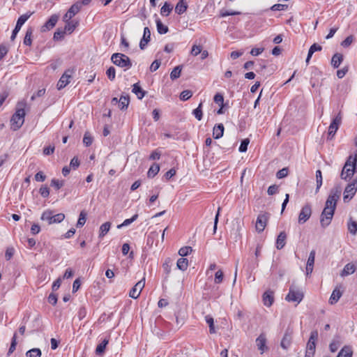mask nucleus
Instances as JSON below:
<instances>
[{
  "label": "nucleus",
  "instance_id": "f257e3e1",
  "mask_svg": "<svg viewBox=\"0 0 357 357\" xmlns=\"http://www.w3.org/2000/svg\"><path fill=\"white\" fill-rule=\"evenodd\" d=\"M340 194L341 192L337 188H333L331 190L330 195L326 199L325 207L321 214L320 223L322 227L325 228L330 225Z\"/></svg>",
  "mask_w": 357,
  "mask_h": 357
},
{
  "label": "nucleus",
  "instance_id": "f03ea898",
  "mask_svg": "<svg viewBox=\"0 0 357 357\" xmlns=\"http://www.w3.org/2000/svg\"><path fill=\"white\" fill-rule=\"evenodd\" d=\"M26 102L24 100L17 103L15 112L13 114L10 119L11 128L13 130H17L23 125L26 115Z\"/></svg>",
  "mask_w": 357,
  "mask_h": 357
},
{
  "label": "nucleus",
  "instance_id": "7ed1b4c3",
  "mask_svg": "<svg viewBox=\"0 0 357 357\" xmlns=\"http://www.w3.org/2000/svg\"><path fill=\"white\" fill-rule=\"evenodd\" d=\"M357 172V150L348 157L341 172V178L347 180Z\"/></svg>",
  "mask_w": 357,
  "mask_h": 357
},
{
  "label": "nucleus",
  "instance_id": "20e7f679",
  "mask_svg": "<svg viewBox=\"0 0 357 357\" xmlns=\"http://www.w3.org/2000/svg\"><path fill=\"white\" fill-rule=\"evenodd\" d=\"M112 62L124 69V70H127L132 67V62L130 58L124 54L121 53H114L111 56Z\"/></svg>",
  "mask_w": 357,
  "mask_h": 357
},
{
  "label": "nucleus",
  "instance_id": "39448f33",
  "mask_svg": "<svg viewBox=\"0 0 357 357\" xmlns=\"http://www.w3.org/2000/svg\"><path fill=\"white\" fill-rule=\"evenodd\" d=\"M65 218V215L62 213L54 214L53 211L50 210H47L44 211L41 215V220L44 221H47L48 225H52L53 223H60Z\"/></svg>",
  "mask_w": 357,
  "mask_h": 357
},
{
  "label": "nucleus",
  "instance_id": "423d86ee",
  "mask_svg": "<svg viewBox=\"0 0 357 357\" xmlns=\"http://www.w3.org/2000/svg\"><path fill=\"white\" fill-rule=\"evenodd\" d=\"M303 298V293L294 286H291L285 299L289 302H296L299 303Z\"/></svg>",
  "mask_w": 357,
  "mask_h": 357
},
{
  "label": "nucleus",
  "instance_id": "0eeeda50",
  "mask_svg": "<svg viewBox=\"0 0 357 357\" xmlns=\"http://www.w3.org/2000/svg\"><path fill=\"white\" fill-rule=\"evenodd\" d=\"M318 337L317 331H312L310 334V339L307 344V349L305 357H312L314 356L316 347V340Z\"/></svg>",
  "mask_w": 357,
  "mask_h": 357
},
{
  "label": "nucleus",
  "instance_id": "6e6552de",
  "mask_svg": "<svg viewBox=\"0 0 357 357\" xmlns=\"http://www.w3.org/2000/svg\"><path fill=\"white\" fill-rule=\"evenodd\" d=\"M33 12H28L24 15H22L18 18L15 27L13 31L12 35L10 36V40H14L17 36V33L20 31L22 25L26 22V20L33 15Z\"/></svg>",
  "mask_w": 357,
  "mask_h": 357
},
{
  "label": "nucleus",
  "instance_id": "1a4fd4ad",
  "mask_svg": "<svg viewBox=\"0 0 357 357\" xmlns=\"http://www.w3.org/2000/svg\"><path fill=\"white\" fill-rule=\"evenodd\" d=\"M357 191V178H356L351 183H349L344 191V202L350 200L356 194Z\"/></svg>",
  "mask_w": 357,
  "mask_h": 357
},
{
  "label": "nucleus",
  "instance_id": "9d476101",
  "mask_svg": "<svg viewBox=\"0 0 357 357\" xmlns=\"http://www.w3.org/2000/svg\"><path fill=\"white\" fill-rule=\"evenodd\" d=\"M342 115L340 112H339L335 117L332 120L329 127L328 135V138L332 139L335 135L337 130H338L341 123H342Z\"/></svg>",
  "mask_w": 357,
  "mask_h": 357
},
{
  "label": "nucleus",
  "instance_id": "9b49d317",
  "mask_svg": "<svg viewBox=\"0 0 357 357\" xmlns=\"http://www.w3.org/2000/svg\"><path fill=\"white\" fill-rule=\"evenodd\" d=\"M312 215V206L310 204H305L301 208L299 215L298 222L302 225L305 223L310 218Z\"/></svg>",
  "mask_w": 357,
  "mask_h": 357
},
{
  "label": "nucleus",
  "instance_id": "f8f14e48",
  "mask_svg": "<svg viewBox=\"0 0 357 357\" xmlns=\"http://www.w3.org/2000/svg\"><path fill=\"white\" fill-rule=\"evenodd\" d=\"M292 335L293 329L289 326L287 327L280 342V346L283 349L287 350L290 347L292 341Z\"/></svg>",
  "mask_w": 357,
  "mask_h": 357
},
{
  "label": "nucleus",
  "instance_id": "ddd939ff",
  "mask_svg": "<svg viewBox=\"0 0 357 357\" xmlns=\"http://www.w3.org/2000/svg\"><path fill=\"white\" fill-rule=\"evenodd\" d=\"M73 73L74 70L73 69H68L65 71L57 83V89L59 90L66 86V85L70 82V79L71 78Z\"/></svg>",
  "mask_w": 357,
  "mask_h": 357
},
{
  "label": "nucleus",
  "instance_id": "4468645a",
  "mask_svg": "<svg viewBox=\"0 0 357 357\" xmlns=\"http://www.w3.org/2000/svg\"><path fill=\"white\" fill-rule=\"evenodd\" d=\"M145 285V279L139 281L130 291L129 296L132 298H137Z\"/></svg>",
  "mask_w": 357,
  "mask_h": 357
},
{
  "label": "nucleus",
  "instance_id": "2eb2a0df",
  "mask_svg": "<svg viewBox=\"0 0 357 357\" xmlns=\"http://www.w3.org/2000/svg\"><path fill=\"white\" fill-rule=\"evenodd\" d=\"M81 9V3L76 2L70 6L68 12L63 16L64 21H68L73 18Z\"/></svg>",
  "mask_w": 357,
  "mask_h": 357
},
{
  "label": "nucleus",
  "instance_id": "dca6fc26",
  "mask_svg": "<svg viewBox=\"0 0 357 357\" xmlns=\"http://www.w3.org/2000/svg\"><path fill=\"white\" fill-rule=\"evenodd\" d=\"M266 336L264 333H261L259 337L256 339V344L257 349L260 351V353L262 354L266 350H268V347L266 346Z\"/></svg>",
  "mask_w": 357,
  "mask_h": 357
},
{
  "label": "nucleus",
  "instance_id": "f3484780",
  "mask_svg": "<svg viewBox=\"0 0 357 357\" xmlns=\"http://www.w3.org/2000/svg\"><path fill=\"white\" fill-rule=\"evenodd\" d=\"M59 20V15H52L49 20L45 23V24L41 27V31L45 32L52 29L56 24Z\"/></svg>",
  "mask_w": 357,
  "mask_h": 357
},
{
  "label": "nucleus",
  "instance_id": "a211bd4d",
  "mask_svg": "<svg viewBox=\"0 0 357 357\" xmlns=\"http://www.w3.org/2000/svg\"><path fill=\"white\" fill-rule=\"evenodd\" d=\"M150 40H151V31L149 27H145L144 29L143 37L141 39L140 43H139L140 49L141 50L145 49L147 44L150 41Z\"/></svg>",
  "mask_w": 357,
  "mask_h": 357
},
{
  "label": "nucleus",
  "instance_id": "6ab92c4d",
  "mask_svg": "<svg viewBox=\"0 0 357 357\" xmlns=\"http://www.w3.org/2000/svg\"><path fill=\"white\" fill-rule=\"evenodd\" d=\"M267 217L265 214L259 215L257 217V222H256V229L259 232H261L264 231L266 225Z\"/></svg>",
  "mask_w": 357,
  "mask_h": 357
},
{
  "label": "nucleus",
  "instance_id": "aec40b11",
  "mask_svg": "<svg viewBox=\"0 0 357 357\" xmlns=\"http://www.w3.org/2000/svg\"><path fill=\"white\" fill-rule=\"evenodd\" d=\"M273 301V292L270 290L265 291L264 294H263L264 304L267 307H270L272 305Z\"/></svg>",
  "mask_w": 357,
  "mask_h": 357
},
{
  "label": "nucleus",
  "instance_id": "412c9836",
  "mask_svg": "<svg viewBox=\"0 0 357 357\" xmlns=\"http://www.w3.org/2000/svg\"><path fill=\"white\" fill-rule=\"evenodd\" d=\"M342 295V291L340 290V287H335L331 295V297L329 298V303L331 304L336 303L339 301Z\"/></svg>",
  "mask_w": 357,
  "mask_h": 357
},
{
  "label": "nucleus",
  "instance_id": "4be33fe9",
  "mask_svg": "<svg viewBox=\"0 0 357 357\" xmlns=\"http://www.w3.org/2000/svg\"><path fill=\"white\" fill-rule=\"evenodd\" d=\"M287 234L284 231H281L276 239V248L278 250L282 249L286 244Z\"/></svg>",
  "mask_w": 357,
  "mask_h": 357
},
{
  "label": "nucleus",
  "instance_id": "5701e85b",
  "mask_svg": "<svg viewBox=\"0 0 357 357\" xmlns=\"http://www.w3.org/2000/svg\"><path fill=\"white\" fill-rule=\"evenodd\" d=\"M224 126L222 123L217 124L214 126L213 130V135L215 139H220L224 134Z\"/></svg>",
  "mask_w": 357,
  "mask_h": 357
},
{
  "label": "nucleus",
  "instance_id": "b1692460",
  "mask_svg": "<svg viewBox=\"0 0 357 357\" xmlns=\"http://www.w3.org/2000/svg\"><path fill=\"white\" fill-rule=\"evenodd\" d=\"M356 271V266H354V264H351V263H348L347 264L343 270L342 271L341 273H340V275L342 277H345V276H347V275H349L352 273H354Z\"/></svg>",
  "mask_w": 357,
  "mask_h": 357
},
{
  "label": "nucleus",
  "instance_id": "393cba45",
  "mask_svg": "<svg viewBox=\"0 0 357 357\" xmlns=\"http://www.w3.org/2000/svg\"><path fill=\"white\" fill-rule=\"evenodd\" d=\"M132 93H134L137 97L139 98V99H142L145 94H146V91H144L142 87L140 86V85L139 84V83H135L132 85Z\"/></svg>",
  "mask_w": 357,
  "mask_h": 357
},
{
  "label": "nucleus",
  "instance_id": "a878e982",
  "mask_svg": "<svg viewBox=\"0 0 357 357\" xmlns=\"http://www.w3.org/2000/svg\"><path fill=\"white\" fill-rule=\"evenodd\" d=\"M33 33V29L29 27L26 31L25 36L24 38L23 43L26 46H31L32 44V36Z\"/></svg>",
  "mask_w": 357,
  "mask_h": 357
},
{
  "label": "nucleus",
  "instance_id": "bb28decb",
  "mask_svg": "<svg viewBox=\"0 0 357 357\" xmlns=\"http://www.w3.org/2000/svg\"><path fill=\"white\" fill-rule=\"evenodd\" d=\"M343 61V55L340 53L335 54L331 59V65L334 68H337Z\"/></svg>",
  "mask_w": 357,
  "mask_h": 357
},
{
  "label": "nucleus",
  "instance_id": "cd10ccee",
  "mask_svg": "<svg viewBox=\"0 0 357 357\" xmlns=\"http://www.w3.org/2000/svg\"><path fill=\"white\" fill-rule=\"evenodd\" d=\"M111 222H106L101 225V226L100 227L98 237L100 238H103L109 232Z\"/></svg>",
  "mask_w": 357,
  "mask_h": 357
},
{
  "label": "nucleus",
  "instance_id": "c85d7f7f",
  "mask_svg": "<svg viewBox=\"0 0 357 357\" xmlns=\"http://www.w3.org/2000/svg\"><path fill=\"white\" fill-rule=\"evenodd\" d=\"M353 350L350 346H344L339 352L337 357H352Z\"/></svg>",
  "mask_w": 357,
  "mask_h": 357
},
{
  "label": "nucleus",
  "instance_id": "c756f323",
  "mask_svg": "<svg viewBox=\"0 0 357 357\" xmlns=\"http://www.w3.org/2000/svg\"><path fill=\"white\" fill-rule=\"evenodd\" d=\"M342 344V341L339 337H335L329 345L330 351L331 352H335L340 346Z\"/></svg>",
  "mask_w": 357,
  "mask_h": 357
},
{
  "label": "nucleus",
  "instance_id": "7c9ffc66",
  "mask_svg": "<svg viewBox=\"0 0 357 357\" xmlns=\"http://www.w3.org/2000/svg\"><path fill=\"white\" fill-rule=\"evenodd\" d=\"M129 102H130V98L128 95L127 96H121L119 100V108L122 110L127 109V107L129 105Z\"/></svg>",
  "mask_w": 357,
  "mask_h": 357
},
{
  "label": "nucleus",
  "instance_id": "2f4dec72",
  "mask_svg": "<svg viewBox=\"0 0 357 357\" xmlns=\"http://www.w3.org/2000/svg\"><path fill=\"white\" fill-rule=\"evenodd\" d=\"M109 342V340L105 339L101 343H100L96 349V354L100 356L105 352L107 344Z\"/></svg>",
  "mask_w": 357,
  "mask_h": 357
},
{
  "label": "nucleus",
  "instance_id": "473e14b6",
  "mask_svg": "<svg viewBox=\"0 0 357 357\" xmlns=\"http://www.w3.org/2000/svg\"><path fill=\"white\" fill-rule=\"evenodd\" d=\"M160 171V166L158 164L154 163L149 168L147 176L149 178H153Z\"/></svg>",
  "mask_w": 357,
  "mask_h": 357
},
{
  "label": "nucleus",
  "instance_id": "72a5a7b5",
  "mask_svg": "<svg viewBox=\"0 0 357 357\" xmlns=\"http://www.w3.org/2000/svg\"><path fill=\"white\" fill-rule=\"evenodd\" d=\"M172 9L173 7L171 6V4L167 2H165L164 5L161 7L160 14L163 16L167 17L170 14Z\"/></svg>",
  "mask_w": 357,
  "mask_h": 357
},
{
  "label": "nucleus",
  "instance_id": "f704fd0d",
  "mask_svg": "<svg viewBox=\"0 0 357 357\" xmlns=\"http://www.w3.org/2000/svg\"><path fill=\"white\" fill-rule=\"evenodd\" d=\"M176 266L181 271H185L188 266V261L187 259L181 257L178 259Z\"/></svg>",
  "mask_w": 357,
  "mask_h": 357
},
{
  "label": "nucleus",
  "instance_id": "c9c22d12",
  "mask_svg": "<svg viewBox=\"0 0 357 357\" xmlns=\"http://www.w3.org/2000/svg\"><path fill=\"white\" fill-rule=\"evenodd\" d=\"M155 22L157 31L160 34H165L168 32L169 28L166 25L163 24L160 20H157Z\"/></svg>",
  "mask_w": 357,
  "mask_h": 357
},
{
  "label": "nucleus",
  "instance_id": "e433bc0d",
  "mask_svg": "<svg viewBox=\"0 0 357 357\" xmlns=\"http://www.w3.org/2000/svg\"><path fill=\"white\" fill-rule=\"evenodd\" d=\"M65 22H66V24L65 25L63 29L64 31H66V33H68L69 34H70L75 29L77 22H73V21L70 20Z\"/></svg>",
  "mask_w": 357,
  "mask_h": 357
},
{
  "label": "nucleus",
  "instance_id": "4c0bfd02",
  "mask_svg": "<svg viewBox=\"0 0 357 357\" xmlns=\"http://www.w3.org/2000/svg\"><path fill=\"white\" fill-rule=\"evenodd\" d=\"M187 8L188 6L185 3L178 2L175 7V12L178 15H181L186 11Z\"/></svg>",
  "mask_w": 357,
  "mask_h": 357
},
{
  "label": "nucleus",
  "instance_id": "58836bf2",
  "mask_svg": "<svg viewBox=\"0 0 357 357\" xmlns=\"http://www.w3.org/2000/svg\"><path fill=\"white\" fill-rule=\"evenodd\" d=\"M192 114L198 121H200L202 119V102H201L198 107L193 110Z\"/></svg>",
  "mask_w": 357,
  "mask_h": 357
},
{
  "label": "nucleus",
  "instance_id": "ea45409f",
  "mask_svg": "<svg viewBox=\"0 0 357 357\" xmlns=\"http://www.w3.org/2000/svg\"><path fill=\"white\" fill-rule=\"evenodd\" d=\"M205 321L208 324L210 333H211V334L215 333V327H214L213 318L211 315H206L205 317Z\"/></svg>",
  "mask_w": 357,
  "mask_h": 357
},
{
  "label": "nucleus",
  "instance_id": "a19ab883",
  "mask_svg": "<svg viewBox=\"0 0 357 357\" xmlns=\"http://www.w3.org/2000/svg\"><path fill=\"white\" fill-rule=\"evenodd\" d=\"M316 181H317V188H316V192H317L322 185V173L320 169H318L316 171Z\"/></svg>",
  "mask_w": 357,
  "mask_h": 357
},
{
  "label": "nucleus",
  "instance_id": "79ce46f5",
  "mask_svg": "<svg viewBox=\"0 0 357 357\" xmlns=\"http://www.w3.org/2000/svg\"><path fill=\"white\" fill-rule=\"evenodd\" d=\"M26 357H40L41 351L38 348L31 349L26 353Z\"/></svg>",
  "mask_w": 357,
  "mask_h": 357
},
{
  "label": "nucleus",
  "instance_id": "37998d69",
  "mask_svg": "<svg viewBox=\"0 0 357 357\" xmlns=\"http://www.w3.org/2000/svg\"><path fill=\"white\" fill-rule=\"evenodd\" d=\"M181 68L180 66H176L170 73V78L174 80L181 76Z\"/></svg>",
  "mask_w": 357,
  "mask_h": 357
},
{
  "label": "nucleus",
  "instance_id": "c03bdc74",
  "mask_svg": "<svg viewBox=\"0 0 357 357\" xmlns=\"http://www.w3.org/2000/svg\"><path fill=\"white\" fill-rule=\"evenodd\" d=\"M137 218H138V215L135 214L131 218L126 219L123 222V223H121V225H119L117 226V228L121 229L123 227L128 226L129 225L132 223L134 221H135L137 219Z\"/></svg>",
  "mask_w": 357,
  "mask_h": 357
},
{
  "label": "nucleus",
  "instance_id": "a18cd8bd",
  "mask_svg": "<svg viewBox=\"0 0 357 357\" xmlns=\"http://www.w3.org/2000/svg\"><path fill=\"white\" fill-rule=\"evenodd\" d=\"M86 213L84 211H81L79 215V219L77 222V227H82L86 223Z\"/></svg>",
  "mask_w": 357,
  "mask_h": 357
},
{
  "label": "nucleus",
  "instance_id": "49530a36",
  "mask_svg": "<svg viewBox=\"0 0 357 357\" xmlns=\"http://www.w3.org/2000/svg\"><path fill=\"white\" fill-rule=\"evenodd\" d=\"M192 96V92L190 90H184L180 94V99L185 101L190 99Z\"/></svg>",
  "mask_w": 357,
  "mask_h": 357
},
{
  "label": "nucleus",
  "instance_id": "de8ad7c7",
  "mask_svg": "<svg viewBox=\"0 0 357 357\" xmlns=\"http://www.w3.org/2000/svg\"><path fill=\"white\" fill-rule=\"evenodd\" d=\"M16 339H17V334L15 333L12 338L11 344H10V348H9L8 354H7L8 356H10L15 350L16 345H17Z\"/></svg>",
  "mask_w": 357,
  "mask_h": 357
},
{
  "label": "nucleus",
  "instance_id": "09e8293b",
  "mask_svg": "<svg viewBox=\"0 0 357 357\" xmlns=\"http://www.w3.org/2000/svg\"><path fill=\"white\" fill-rule=\"evenodd\" d=\"M107 77L111 80H114L116 77V70L113 66H110L106 71Z\"/></svg>",
  "mask_w": 357,
  "mask_h": 357
},
{
  "label": "nucleus",
  "instance_id": "8fccbe9b",
  "mask_svg": "<svg viewBox=\"0 0 357 357\" xmlns=\"http://www.w3.org/2000/svg\"><path fill=\"white\" fill-rule=\"evenodd\" d=\"M93 142V137L90 135L89 132H85L83 137V143L86 146H89L91 145Z\"/></svg>",
  "mask_w": 357,
  "mask_h": 357
},
{
  "label": "nucleus",
  "instance_id": "3c124183",
  "mask_svg": "<svg viewBox=\"0 0 357 357\" xmlns=\"http://www.w3.org/2000/svg\"><path fill=\"white\" fill-rule=\"evenodd\" d=\"M66 33L64 29H57L54 33V39L56 40H61L63 38Z\"/></svg>",
  "mask_w": 357,
  "mask_h": 357
},
{
  "label": "nucleus",
  "instance_id": "603ef678",
  "mask_svg": "<svg viewBox=\"0 0 357 357\" xmlns=\"http://www.w3.org/2000/svg\"><path fill=\"white\" fill-rule=\"evenodd\" d=\"M192 248L189 246L181 248L178 250V254L181 257H185L188 255L192 252Z\"/></svg>",
  "mask_w": 357,
  "mask_h": 357
},
{
  "label": "nucleus",
  "instance_id": "864d4df0",
  "mask_svg": "<svg viewBox=\"0 0 357 357\" xmlns=\"http://www.w3.org/2000/svg\"><path fill=\"white\" fill-rule=\"evenodd\" d=\"M348 229L351 234L355 235L357 233V222L351 221L348 225Z\"/></svg>",
  "mask_w": 357,
  "mask_h": 357
},
{
  "label": "nucleus",
  "instance_id": "5fc2aeb1",
  "mask_svg": "<svg viewBox=\"0 0 357 357\" xmlns=\"http://www.w3.org/2000/svg\"><path fill=\"white\" fill-rule=\"evenodd\" d=\"M64 182L58 179L53 178L51 181V185L53 186L56 190H59L63 187Z\"/></svg>",
  "mask_w": 357,
  "mask_h": 357
},
{
  "label": "nucleus",
  "instance_id": "6e6d98bb",
  "mask_svg": "<svg viewBox=\"0 0 357 357\" xmlns=\"http://www.w3.org/2000/svg\"><path fill=\"white\" fill-rule=\"evenodd\" d=\"M249 139H245L241 141V143L240 144V146L238 148V151L241 153L243 152H245L248 149V146L249 144Z\"/></svg>",
  "mask_w": 357,
  "mask_h": 357
},
{
  "label": "nucleus",
  "instance_id": "4d7b16f0",
  "mask_svg": "<svg viewBox=\"0 0 357 357\" xmlns=\"http://www.w3.org/2000/svg\"><path fill=\"white\" fill-rule=\"evenodd\" d=\"M39 192L43 197H48L50 195V189L46 185H42L39 190Z\"/></svg>",
  "mask_w": 357,
  "mask_h": 357
},
{
  "label": "nucleus",
  "instance_id": "13d9d810",
  "mask_svg": "<svg viewBox=\"0 0 357 357\" xmlns=\"http://www.w3.org/2000/svg\"><path fill=\"white\" fill-rule=\"evenodd\" d=\"M288 8V6L286 4H280L277 3L274 4L271 7V10L273 11H278V10H284Z\"/></svg>",
  "mask_w": 357,
  "mask_h": 357
},
{
  "label": "nucleus",
  "instance_id": "bf43d9fd",
  "mask_svg": "<svg viewBox=\"0 0 357 357\" xmlns=\"http://www.w3.org/2000/svg\"><path fill=\"white\" fill-rule=\"evenodd\" d=\"M213 100L219 105H224V97L221 93H217L214 96Z\"/></svg>",
  "mask_w": 357,
  "mask_h": 357
},
{
  "label": "nucleus",
  "instance_id": "052dcab7",
  "mask_svg": "<svg viewBox=\"0 0 357 357\" xmlns=\"http://www.w3.org/2000/svg\"><path fill=\"white\" fill-rule=\"evenodd\" d=\"M79 160L77 157H74L70 162V167L74 170L77 169L79 166Z\"/></svg>",
  "mask_w": 357,
  "mask_h": 357
},
{
  "label": "nucleus",
  "instance_id": "680f3d73",
  "mask_svg": "<svg viewBox=\"0 0 357 357\" xmlns=\"http://www.w3.org/2000/svg\"><path fill=\"white\" fill-rule=\"evenodd\" d=\"M223 273L222 271H218L215 274V283L216 284H220L222 282L223 280Z\"/></svg>",
  "mask_w": 357,
  "mask_h": 357
},
{
  "label": "nucleus",
  "instance_id": "e2e57ef3",
  "mask_svg": "<svg viewBox=\"0 0 357 357\" xmlns=\"http://www.w3.org/2000/svg\"><path fill=\"white\" fill-rule=\"evenodd\" d=\"M315 259V251L312 250L310 253L309 257L307 259V265L309 266H314Z\"/></svg>",
  "mask_w": 357,
  "mask_h": 357
},
{
  "label": "nucleus",
  "instance_id": "0e129e2a",
  "mask_svg": "<svg viewBox=\"0 0 357 357\" xmlns=\"http://www.w3.org/2000/svg\"><path fill=\"white\" fill-rule=\"evenodd\" d=\"M288 174V169L287 167L282 168V169L279 170L276 176L278 178H283L286 177Z\"/></svg>",
  "mask_w": 357,
  "mask_h": 357
},
{
  "label": "nucleus",
  "instance_id": "69168bd1",
  "mask_svg": "<svg viewBox=\"0 0 357 357\" xmlns=\"http://www.w3.org/2000/svg\"><path fill=\"white\" fill-rule=\"evenodd\" d=\"M15 252V249L13 248H8L5 252V258L7 261L10 260Z\"/></svg>",
  "mask_w": 357,
  "mask_h": 357
},
{
  "label": "nucleus",
  "instance_id": "338daca9",
  "mask_svg": "<svg viewBox=\"0 0 357 357\" xmlns=\"http://www.w3.org/2000/svg\"><path fill=\"white\" fill-rule=\"evenodd\" d=\"M202 46L194 45L192 47L191 54L193 56H197L202 52Z\"/></svg>",
  "mask_w": 357,
  "mask_h": 357
},
{
  "label": "nucleus",
  "instance_id": "774afa93",
  "mask_svg": "<svg viewBox=\"0 0 357 357\" xmlns=\"http://www.w3.org/2000/svg\"><path fill=\"white\" fill-rule=\"evenodd\" d=\"M176 169L172 168L165 174L164 178H165L166 181H168L176 174Z\"/></svg>",
  "mask_w": 357,
  "mask_h": 357
}]
</instances>
